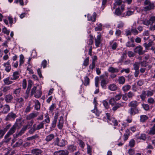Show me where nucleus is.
Instances as JSON below:
<instances>
[{"instance_id":"nucleus-57","label":"nucleus","mask_w":155,"mask_h":155,"mask_svg":"<svg viewBox=\"0 0 155 155\" xmlns=\"http://www.w3.org/2000/svg\"><path fill=\"white\" fill-rule=\"evenodd\" d=\"M37 130L36 129L35 127L33 125V127L29 130V132L30 134H32L36 130Z\"/></svg>"},{"instance_id":"nucleus-64","label":"nucleus","mask_w":155,"mask_h":155,"mask_svg":"<svg viewBox=\"0 0 155 155\" xmlns=\"http://www.w3.org/2000/svg\"><path fill=\"white\" fill-rule=\"evenodd\" d=\"M37 89V87L35 86L32 89L31 92V95H33L36 92Z\"/></svg>"},{"instance_id":"nucleus-6","label":"nucleus","mask_w":155,"mask_h":155,"mask_svg":"<svg viewBox=\"0 0 155 155\" xmlns=\"http://www.w3.org/2000/svg\"><path fill=\"white\" fill-rule=\"evenodd\" d=\"M58 115L55 114L53 120L51 124V126L50 127V130L52 131L54 130L56 127L58 118Z\"/></svg>"},{"instance_id":"nucleus-33","label":"nucleus","mask_w":155,"mask_h":155,"mask_svg":"<svg viewBox=\"0 0 155 155\" xmlns=\"http://www.w3.org/2000/svg\"><path fill=\"white\" fill-rule=\"evenodd\" d=\"M21 91V88H18L14 90L13 94H15L16 96H19L20 95V93Z\"/></svg>"},{"instance_id":"nucleus-23","label":"nucleus","mask_w":155,"mask_h":155,"mask_svg":"<svg viewBox=\"0 0 155 155\" xmlns=\"http://www.w3.org/2000/svg\"><path fill=\"white\" fill-rule=\"evenodd\" d=\"M19 78V74L18 72L15 71L13 72L12 77L11 78L12 80H16Z\"/></svg>"},{"instance_id":"nucleus-59","label":"nucleus","mask_w":155,"mask_h":155,"mask_svg":"<svg viewBox=\"0 0 155 155\" xmlns=\"http://www.w3.org/2000/svg\"><path fill=\"white\" fill-rule=\"evenodd\" d=\"M148 103L150 104H153L155 102L153 98L151 97L149 98L147 100Z\"/></svg>"},{"instance_id":"nucleus-2","label":"nucleus","mask_w":155,"mask_h":155,"mask_svg":"<svg viewBox=\"0 0 155 155\" xmlns=\"http://www.w3.org/2000/svg\"><path fill=\"white\" fill-rule=\"evenodd\" d=\"M144 5L146 6L144 7V10L145 11H147L154 8V4L151 2L149 0H146L144 2Z\"/></svg>"},{"instance_id":"nucleus-12","label":"nucleus","mask_w":155,"mask_h":155,"mask_svg":"<svg viewBox=\"0 0 155 155\" xmlns=\"http://www.w3.org/2000/svg\"><path fill=\"white\" fill-rule=\"evenodd\" d=\"M96 13L95 12L93 13V15L92 16L90 14H88L87 15L88 21H91L93 22L95 21L96 20Z\"/></svg>"},{"instance_id":"nucleus-13","label":"nucleus","mask_w":155,"mask_h":155,"mask_svg":"<svg viewBox=\"0 0 155 155\" xmlns=\"http://www.w3.org/2000/svg\"><path fill=\"white\" fill-rule=\"evenodd\" d=\"M134 51L136 53H137L140 55H141L144 54V52L143 51V48L140 46L137 47L134 49Z\"/></svg>"},{"instance_id":"nucleus-47","label":"nucleus","mask_w":155,"mask_h":155,"mask_svg":"<svg viewBox=\"0 0 155 155\" xmlns=\"http://www.w3.org/2000/svg\"><path fill=\"white\" fill-rule=\"evenodd\" d=\"M149 134L150 135L155 134V127L153 126L151 127L149 131Z\"/></svg>"},{"instance_id":"nucleus-40","label":"nucleus","mask_w":155,"mask_h":155,"mask_svg":"<svg viewBox=\"0 0 155 155\" xmlns=\"http://www.w3.org/2000/svg\"><path fill=\"white\" fill-rule=\"evenodd\" d=\"M140 63L138 62H135L133 64L134 69L135 71L139 70Z\"/></svg>"},{"instance_id":"nucleus-22","label":"nucleus","mask_w":155,"mask_h":155,"mask_svg":"<svg viewBox=\"0 0 155 155\" xmlns=\"http://www.w3.org/2000/svg\"><path fill=\"white\" fill-rule=\"evenodd\" d=\"M13 99V96L10 94H8L5 96V99L6 102H10Z\"/></svg>"},{"instance_id":"nucleus-14","label":"nucleus","mask_w":155,"mask_h":155,"mask_svg":"<svg viewBox=\"0 0 155 155\" xmlns=\"http://www.w3.org/2000/svg\"><path fill=\"white\" fill-rule=\"evenodd\" d=\"M15 100L17 104H18L20 107H21L24 104V99L21 97L17 98Z\"/></svg>"},{"instance_id":"nucleus-37","label":"nucleus","mask_w":155,"mask_h":155,"mask_svg":"<svg viewBox=\"0 0 155 155\" xmlns=\"http://www.w3.org/2000/svg\"><path fill=\"white\" fill-rule=\"evenodd\" d=\"M125 79L123 76L119 77L118 78L119 83L120 84H123L125 82Z\"/></svg>"},{"instance_id":"nucleus-21","label":"nucleus","mask_w":155,"mask_h":155,"mask_svg":"<svg viewBox=\"0 0 155 155\" xmlns=\"http://www.w3.org/2000/svg\"><path fill=\"white\" fill-rule=\"evenodd\" d=\"M107 122L115 126H116L118 125V122L117 120L115 119L114 118H111V119H110V121Z\"/></svg>"},{"instance_id":"nucleus-36","label":"nucleus","mask_w":155,"mask_h":155,"mask_svg":"<svg viewBox=\"0 0 155 155\" xmlns=\"http://www.w3.org/2000/svg\"><path fill=\"white\" fill-rule=\"evenodd\" d=\"M90 80L89 78L86 76L84 77V81L83 82V84L85 86H87L89 84Z\"/></svg>"},{"instance_id":"nucleus-38","label":"nucleus","mask_w":155,"mask_h":155,"mask_svg":"<svg viewBox=\"0 0 155 155\" xmlns=\"http://www.w3.org/2000/svg\"><path fill=\"white\" fill-rule=\"evenodd\" d=\"M38 134H36L34 135H33L31 137H27L26 140H32L36 138H38Z\"/></svg>"},{"instance_id":"nucleus-55","label":"nucleus","mask_w":155,"mask_h":155,"mask_svg":"<svg viewBox=\"0 0 155 155\" xmlns=\"http://www.w3.org/2000/svg\"><path fill=\"white\" fill-rule=\"evenodd\" d=\"M90 39L89 41V44L92 45L93 42L94 37L91 35H89Z\"/></svg>"},{"instance_id":"nucleus-53","label":"nucleus","mask_w":155,"mask_h":155,"mask_svg":"<svg viewBox=\"0 0 155 155\" xmlns=\"http://www.w3.org/2000/svg\"><path fill=\"white\" fill-rule=\"evenodd\" d=\"M89 57H88L86 58L84 61L83 65L85 66H87L89 64Z\"/></svg>"},{"instance_id":"nucleus-49","label":"nucleus","mask_w":155,"mask_h":155,"mask_svg":"<svg viewBox=\"0 0 155 155\" xmlns=\"http://www.w3.org/2000/svg\"><path fill=\"white\" fill-rule=\"evenodd\" d=\"M68 150L71 152H73L76 150V147L73 145H70L68 146Z\"/></svg>"},{"instance_id":"nucleus-54","label":"nucleus","mask_w":155,"mask_h":155,"mask_svg":"<svg viewBox=\"0 0 155 155\" xmlns=\"http://www.w3.org/2000/svg\"><path fill=\"white\" fill-rule=\"evenodd\" d=\"M115 100L114 99V97H112L109 100V103L112 106L114 105V104L116 102Z\"/></svg>"},{"instance_id":"nucleus-30","label":"nucleus","mask_w":155,"mask_h":155,"mask_svg":"<svg viewBox=\"0 0 155 155\" xmlns=\"http://www.w3.org/2000/svg\"><path fill=\"white\" fill-rule=\"evenodd\" d=\"M140 121L143 123L145 122L148 118V117L145 115H141L140 117Z\"/></svg>"},{"instance_id":"nucleus-44","label":"nucleus","mask_w":155,"mask_h":155,"mask_svg":"<svg viewBox=\"0 0 155 155\" xmlns=\"http://www.w3.org/2000/svg\"><path fill=\"white\" fill-rule=\"evenodd\" d=\"M126 133L124 135V140L125 141L128 138L129 134V131L128 130H127L125 131Z\"/></svg>"},{"instance_id":"nucleus-63","label":"nucleus","mask_w":155,"mask_h":155,"mask_svg":"<svg viewBox=\"0 0 155 155\" xmlns=\"http://www.w3.org/2000/svg\"><path fill=\"white\" fill-rule=\"evenodd\" d=\"M124 25V23L122 21H120L117 25V27L119 28H123Z\"/></svg>"},{"instance_id":"nucleus-60","label":"nucleus","mask_w":155,"mask_h":155,"mask_svg":"<svg viewBox=\"0 0 155 155\" xmlns=\"http://www.w3.org/2000/svg\"><path fill=\"white\" fill-rule=\"evenodd\" d=\"M102 103L106 109H108L109 108V106L108 102L105 100Z\"/></svg>"},{"instance_id":"nucleus-28","label":"nucleus","mask_w":155,"mask_h":155,"mask_svg":"<svg viewBox=\"0 0 155 155\" xmlns=\"http://www.w3.org/2000/svg\"><path fill=\"white\" fill-rule=\"evenodd\" d=\"M45 119L42 121L45 123L49 124L50 122V119L48 114L47 113L45 114Z\"/></svg>"},{"instance_id":"nucleus-26","label":"nucleus","mask_w":155,"mask_h":155,"mask_svg":"<svg viewBox=\"0 0 155 155\" xmlns=\"http://www.w3.org/2000/svg\"><path fill=\"white\" fill-rule=\"evenodd\" d=\"M3 82L6 85H8L12 84L13 82L11 81L10 80V78L8 77L5 78L3 80Z\"/></svg>"},{"instance_id":"nucleus-45","label":"nucleus","mask_w":155,"mask_h":155,"mask_svg":"<svg viewBox=\"0 0 155 155\" xmlns=\"http://www.w3.org/2000/svg\"><path fill=\"white\" fill-rule=\"evenodd\" d=\"M122 96V94L120 93L116 95L114 98L116 101H117L120 99Z\"/></svg>"},{"instance_id":"nucleus-58","label":"nucleus","mask_w":155,"mask_h":155,"mask_svg":"<svg viewBox=\"0 0 155 155\" xmlns=\"http://www.w3.org/2000/svg\"><path fill=\"white\" fill-rule=\"evenodd\" d=\"M28 124L26 125L25 126L23 127L21 130L20 131L21 133V132L22 134H23L25 130L28 128Z\"/></svg>"},{"instance_id":"nucleus-56","label":"nucleus","mask_w":155,"mask_h":155,"mask_svg":"<svg viewBox=\"0 0 155 155\" xmlns=\"http://www.w3.org/2000/svg\"><path fill=\"white\" fill-rule=\"evenodd\" d=\"M5 140L4 141H2L0 142V147H1L3 145V144L4 142L7 143L11 139V138H9V137H7L6 138V139H5Z\"/></svg>"},{"instance_id":"nucleus-1","label":"nucleus","mask_w":155,"mask_h":155,"mask_svg":"<svg viewBox=\"0 0 155 155\" xmlns=\"http://www.w3.org/2000/svg\"><path fill=\"white\" fill-rule=\"evenodd\" d=\"M102 79L101 82V85L102 87L105 89L106 85L109 83V80L107 79L108 75L107 74L101 75L100 77Z\"/></svg>"},{"instance_id":"nucleus-3","label":"nucleus","mask_w":155,"mask_h":155,"mask_svg":"<svg viewBox=\"0 0 155 155\" xmlns=\"http://www.w3.org/2000/svg\"><path fill=\"white\" fill-rule=\"evenodd\" d=\"M18 126V124L15 123L14 124L11 128L10 130L5 135V138L6 139L7 137H9L13 134L16 131V128Z\"/></svg>"},{"instance_id":"nucleus-7","label":"nucleus","mask_w":155,"mask_h":155,"mask_svg":"<svg viewBox=\"0 0 155 155\" xmlns=\"http://www.w3.org/2000/svg\"><path fill=\"white\" fill-rule=\"evenodd\" d=\"M98 33L99 34L97 35V38H95V45L97 47H99L101 42V34Z\"/></svg>"},{"instance_id":"nucleus-62","label":"nucleus","mask_w":155,"mask_h":155,"mask_svg":"<svg viewBox=\"0 0 155 155\" xmlns=\"http://www.w3.org/2000/svg\"><path fill=\"white\" fill-rule=\"evenodd\" d=\"M95 63L94 62H92V63L90 64L89 66V69L90 70L91 69L93 70L95 67Z\"/></svg>"},{"instance_id":"nucleus-39","label":"nucleus","mask_w":155,"mask_h":155,"mask_svg":"<svg viewBox=\"0 0 155 155\" xmlns=\"http://www.w3.org/2000/svg\"><path fill=\"white\" fill-rule=\"evenodd\" d=\"M134 14V12L131 11L130 10H128L123 16V17H125L126 16H130Z\"/></svg>"},{"instance_id":"nucleus-27","label":"nucleus","mask_w":155,"mask_h":155,"mask_svg":"<svg viewBox=\"0 0 155 155\" xmlns=\"http://www.w3.org/2000/svg\"><path fill=\"white\" fill-rule=\"evenodd\" d=\"M108 88L111 91H115L117 89V87L115 84H110L108 86Z\"/></svg>"},{"instance_id":"nucleus-35","label":"nucleus","mask_w":155,"mask_h":155,"mask_svg":"<svg viewBox=\"0 0 155 155\" xmlns=\"http://www.w3.org/2000/svg\"><path fill=\"white\" fill-rule=\"evenodd\" d=\"M122 105L121 104L117 103L113 107L112 110L113 111H115L119 108L121 107Z\"/></svg>"},{"instance_id":"nucleus-10","label":"nucleus","mask_w":155,"mask_h":155,"mask_svg":"<svg viewBox=\"0 0 155 155\" xmlns=\"http://www.w3.org/2000/svg\"><path fill=\"white\" fill-rule=\"evenodd\" d=\"M31 153L34 155H42V151L38 148H35L31 150Z\"/></svg>"},{"instance_id":"nucleus-41","label":"nucleus","mask_w":155,"mask_h":155,"mask_svg":"<svg viewBox=\"0 0 155 155\" xmlns=\"http://www.w3.org/2000/svg\"><path fill=\"white\" fill-rule=\"evenodd\" d=\"M122 12L120 10V8H118L116 9L114 13L117 15L120 16L121 15Z\"/></svg>"},{"instance_id":"nucleus-15","label":"nucleus","mask_w":155,"mask_h":155,"mask_svg":"<svg viewBox=\"0 0 155 155\" xmlns=\"http://www.w3.org/2000/svg\"><path fill=\"white\" fill-rule=\"evenodd\" d=\"M33 101L35 103V109L37 110H40V109L41 104L38 100H35Z\"/></svg>"},{"instance_id":"nucleus-20","label":"nucleus","mask_w":155,"mask_h":155,"mask_svg":"<svg viewBox=\"0 0 155 155\" xmlns=\"http://www.w3.org/2000/svg\"><path fill=\"white\" fill-rule=\"evenodd\" d=\"M10 110V107L7 104H5L3 106V110L2 112L4 114H7L8 112Z\"/></svg>"},{"instance_id":"nucleus-48","label":"nucleus","mask_w":155,"mask_h":155,"mask_svg":"<svg viewBox=\"0 0 155 155\" xmlns=\"http://www.w3.org/2000/svg\"><path fill=\"white\" fill-rule=\"evenodd\" d=\"M112 118L111 117L110 114L108 113H107L104 116V118L105 119L106 118L107 121L108 122L110 121V119Z\"/></svg>"},{"instance_id":"nucleus-51","label":"nucleus","mask_w":155,"mask_h":155,"mask_svg":"<svg viewBox=\"0 0 155 155\" xmlns=\"http://www.w3.org/2000/svg\"><path fill=\"white\" fill-rule=\"evenodd\" d=\"M92 111L93 112L95 113L97 116L98 117L99 116L100 113L97 109V107H96L95 108L94 107V110H92Z\"/></svg>"},{"instance_id":"nucleus-32","label":"nucleus","mask_w":155,"mask_h":155,"mask_svg":"<svg viewBox=\"0 0 155 155\" xmlns=\"http://www.w3.org/2000/svg\"><path fill=\"white\" fill-rule=\"evenodd\" d=\"M10 86H2L1 88V90L4 93H6L10 89Z\"/></svg>"},{"instance_id":"nucleus-43","label":"nucleus","mask_w":155,"mask_h":155,"mask_svg":"<svg viewBox=\"0 0 155 155\" xmlns=\"http://www.w3.org/2000/svg\"><path fill=\"white\" fill-rule=\"evenodd\" d=\"M146 95V94L145 91H142V94L140 95V97L141 99L143 101L145 99Z\"/></svg>"},{"instance_id":"nucleus-4","label":"nucleus","mask_w":155,"mask_h":155,"mask_svg":"<svg viewBox=\"0 0 155 155\" xmlns=\"http://www.w3.org/2000/svg\"><path fill=\"white\" fill-rule=\"evenodd\" d=\"M67 144V142L65 140L62 139L59 140L58 137H57L54 141V144L60 147L64 146Z\"/></svg>"},{"instance_id":"nucleus-18","label":"nucleus","mask_w":155,"mask_h":155,"mask_svg":"<svg viewBox=\"0 0 155 155\" xmlns=\"http://www.w3.org/2000/svg\"><path fill=\"white\" fill-rule=\"evenodd\" d=\"M17 117L15 114L13 113V112H10L8 114L6 117V119L7 120H9L11 118L14 119L16 118Z\"/></svg>"},{"instance_id":"nucleus-50","label":"nucleus","mask_w":155,"mask_h":155,"mask_svg":"<svg viewBox=\"0 0 155 155\" xmlns=\"http://www.w3.org/2000/svg\"><path fill=\"white\" fill-rule=\"evenodd\" d=\"M142 106L145 110L148 111L149 110L150 107L148 104H142Z\"/></svg>"},{"instance_id":"nucleus-31","label":"nucleus","mask_w":155,"mask_h":155,"mask_svg":"<svg viewBox=\"0 0 155 155\" xmlns=\"http://www.w3.org/2000/svg\"><path fill=\"white\" fill-rule=\"evenodd\" d=\"M131 88V86L129 84H127L124 86L122 88V90L124 92H126L129 90Z\"/></svg>"},{"instance_id":"nucleus-34","label":"nucleus","mask_w":155,"mask_h":155,"mask_svg":"<svg viewBox=\"0 0 155 155\" xmlns=\"http://www.w3.org/2000/svg\"><path fill=\"white\" fill-rule=\"evenodd\" d=\"M22 143L23 140L21 139H20L14 145L13 147H20L22 144Z\"/></svg>"},{"instance_id":"nucleus-24","label":"nucleus","mask_w":155,"mask_h":155,"mask_svg":"<svg viewBox=\"0 0 155 155\" xmlns=\"http://www.w3.org/2000/svg\"><path fill=\"white\" fill-rule=\"evenodd\" d=\"M54 137V135L53 134H51L47 136L45 140L47 142L51 141Z\"/></svg>"},{"instance_id":"nucleus-29","label":"nucleus","mask_w":155,"mask_h":155,"mask_svg":"<svg viewBox=\"0 0 155 155\" xmlns=\"http://www.w3.org/2000/svg\"><path fill=\"white\" fill-rule=\"evenodd\" d=\"M34 96L36 98L40 97L42 95V92L41 90H36L35 93V94Z\"/></svg>"},{"instance_id":"nucleus-8","label":"nucleus","mask_w":155,"mask_h":155,"mask_svg":"<svg viewBox=\"0 0 155 155\" xmlns=\"http://www.w3.org/2000/svg\"><path fill=\"white\" fill-rule=\"evenodd\" d=\"M155 21V16L151 17L149 20H146L143 22V24L148 25H152Z\"/></svg>"},{"instance_id":"nucleus-25","label":"nucleus","mask_w":155,"mask_h":155,"mask_svg":"<svg viewBox=\"0 0 155 155\" xmlns=\"http://www.w3.org/2000/svg\"><path fill=\"white\" fill-rule=\"evenodd\" d=\"M138 105V103L136 101H132L129 104V106L133 108L136 107Z\"/></svg>"},{"instance_id":"nucleus-46","label":"nucleus","mask_w":155,"mask_h":155,"mask_svg":"<svg viewBox=\"0 0 155 155\" xmlns=\"http://www.w3.org/2000/svg\"><path fill=\"white\" fill-rule=\"evenodd\" d=\"M97 26L95 28L96 31H100L102 30V25L100 23L97 24Z\"/></svg>"},{"instance_id":"nucleus-11","label":"nucleus","mask_w":155,"mask_h":155,"mask_svg":"<svg viewBox=\"0 0 155 155\" xmlns=\"http://www.w3.org/2000/svg\"><path fill=\"white\" fill-rule=\"evenodd\" d=\"M139 110L137 107H131L128 110V112L131 116L134 115L139 113Z\"/></svg>"},{"instance_id":"nucleus-19","label":"nucleus","mask_w":155,"mask_h":155,"mask_svg":"<svg viewBox=\"0 0 155 155\" xmlns=\"http://www.w3.org/2000/svg\"><path fill=\"white\" fill-rule=\"evenodd\" d=\"M108 71L109 72H111L112 73H117L119 71V70L118 68H114L112 67H109Z\"/></svg>"},{"instance_id":"nucleus-5","label":"nucleus","mask_w":155,"mask_h":155,"mask_svg":"<svg viewBox=\"0 0 155 155\" xmlns=\"http://www.w3.org/2000/svg\"><path fill=\"white\" fill-rule=\"evenodd\" d=\"M134 96V94L132 91H129L127 93L125 94L122 96V99L125 101H127L128 98L130 100L132 99Z\"/></svg>"},{"instance_id":"nucleus-61","label":"nucleus","mask_w":155,"mask_h":155,"mask_svg":"<svg viewBox=\"0 0 155 155\" xmlns=\"http://www.w3.org/2000/svg\"><path fill=\"white\" fill-rule=\"evenodd\" d=\"M135 144V141L134 140L132 139L129 142V146L131 147H133L134 146Z\"/></svg>"},{"instance_id":"nucleus-52","label":"nucleus","mask_w":155,"mask_h":155,"mask_svg":"<svg viewBox=\"0 0 155 155\" xmlns=\"http://www.w3.org/2000/svg\"><path fill=\"white\" fill-rule=\"evenodd\" d=\"M24 57L22 54H21L20 56V65L24 63Z\"/></svg>"},{"instance_id":"nucleus-16","label":"nucleus","mask_w":155,"mask_h":155,"mask_svg":"<svg viewBox=\"0 0 155 155\" xmlns=\"http://www.w3.org/2000/svg\"><path fill=\"white\" fill-rule=\"evenodd\" d=\"M64 124L63 118L62 117H60L58 123V128L60 129H61L63 127Z\"/></svg>"},{"instance_id":"nucleus-17","label":"nucleus","mask_w":155,"mask_h":155,"mask_svg":"<svg viewBox=\"0 0 155 155\" xmlns=\"http://www.w3.org/2000/svg\"><path fill=\"white\" fill-rule=\"evenodd\" d=\"M3 65L5 67V70L6 71L8 72H9L11 69V67L9 61H8L6 63L4 64Z\"/></svg>"},{"instance_id":"nucleus-42","label":"nucleus","mask_w":155,"mask_h":155,"mask_svg":"<svg viewBox=\"0 0 155 155\" xmlns=\"http://www.w3.org/2000/svg\"><path fill=\"white\" fill-rule=\"evenodd\" d=\"M37 116V114L32 113L30 114L29 116L27 117V118L28 119H30L36 117Z\"/></svg>"},{"instance_id":"nucleus-9","label":"nucleus","mask_w":155,"mask_h":155,"mask_svg":"<svg viewBox=\"0 0 155 155\" xmlns=\"http://www.w3.org/2000/svg\"><path fill=\"white\" fill-rule=\"evenodd\" d=\"M45 124V123L44 122V121H42L40 122H39L38 124H34V125L36 129L38 130L43 129L44 128V125Z\"/></svg>"}]
</instances>
